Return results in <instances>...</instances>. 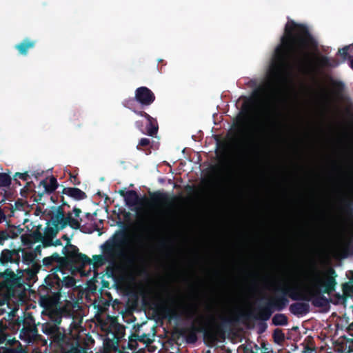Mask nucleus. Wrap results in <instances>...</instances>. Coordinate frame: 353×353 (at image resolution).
<instances>
[{"label":"nucleus","mask_w":353,"mask_h":353,"mask_svg":"<svg viewBox=\"0 0 353 353\" xmlns=\"http://www.w3.org/2000/svg\"><path fill=\"white\" fill-rule=\"evenodd\" d=\"M307 350L308 351H310V352H309V353H314V352H316V350H315V349H314V348H310V347H307Z\"/></svg>","instance_id":"0e129e2a"},{"label":"nucleus","mask_w":353,"mask_h":353,"mask_svg":"<svg viewBox=\"0 0 353 353\" xmlns=\"http://www.w3.org/2000/svg\"><path fill=\"white\" fill-rule=\"evenodd\" d=\"M326 259L327 270L325 279L313 266L306 274L307 285L300 290L296 287L281 288L277 290V294L269 299L264 305L256 309L253 318L257 320L268 321L274 311H282L288 304V296L294 301L311 302L316 307H325L330 301L324 294L331 295V161H326Z\"/></svg>","instance_id":"f03ea898"},{"label":"nucleus","mask_w":353,"mask_h":353,"mask_svg":"<svg viewBox=\"0 0 353 353\" xmlns=\"http://www.w3.org/2000/svg\"><path fill=\"white\" fill-rule=\"evenodd\" d=\"M332 134V261L353 255V105Z\"/></svg>","instance_id":"f257e3e1"},{"label":"nucleus","mask_w":353,"mask_h":353,"mask_svg":"<svg viewBox=\"0 0 353 353\" xmlns=\"http://www.w3.org/2000/svg\"><path fill=\"white\" fill-rule=\"evenodd\" d=\"M86 217L89 218L91 215L89 212L86 213L85 214Z\"/></svg>","instance_id":"774afa93"},{"label":"nucleus","mask_w":353,"mask_h":353,"mask_svg":"<svg viewBox=\"0 0 353 353\" xmlns=\"http://www.w3.org/2000/svg\"><path fill=\"white\" fill-rule=\"evenodd\" d=\"M147 340H148V339L147 338L146 334H143L141 336L139 335V341L145 343H147Z\"/></svg>","instance_id":"13d9d810"},{"label":"nucleus","mask_w":353,"mask_h":353,"mask_svg":"<svg viewBox=\"0 0 353 353\" xmlns=\"http://www.w3.org/2000/svg\"><path fill=\"white\" fill-rule=\"evenodd\" d=\"M160 245L161 247H163V248L166 246V243L164 241H161Z\"/></svg>","instance_id":"338daca9"},{"label":"nucleus","mask_w":353,"mask_h":353,"mask_svg":"<svg viewBox=\"0 0 353 353\" xmlns=\"http://www.w3.org/2000/svg\"><path fill=\"white\" fill-rule=\"evenodd\" d=\"M62 353H83V348L79 345L78 342L70 339V342L61 349Z\"/></svg>","instance_id":"bb28decb"},{"label":"nucleus","mask_w":353,"mask_h":353,"mask_svg":"<svg viewBox=\"0 0 353 353\" xmlns=\"http://www.w3.org/2000/svg\"><path fill=\"white\" fill-rule=\"evenodd\" d=\"M30 267L26 270L27 275L32 279L37 277V273L39 272L41 265L35 260L30 264Z\"/></svg>","instance_id":"c756f323"},{"label":"nucleus","mask_w":353,"mask_h":353,"mask_svg":"<svg viewBox=\"0 0 353 353\" xmlns=\"http://www.w3.org/2000/svg\"><path fill=\"white\" fill-rule=\"evenodd\" d=\"M10 238V235L6 230L0 231V245H3L4 241Z\"/></svg>","instance_id":"c03bdc74"},{"label":"nucleus","mask_w":353,"mask_h":353,"mask_svg":"<svg viewBox=\"0 0 353 353\" xmlns=\"http://www.w3.org/2000/svg\"><path fill=\"white\" fill-rule=\"evenodd\" d=\"M72 264L79 269H83L88 265L92 264V260L86 254L79 252V248L74 245H70Z\"/></svg>","instance_id":"dca6fc26"},{"label":"nucleus","mask_w":353,"mask_h":353,"mask_svg":"<svg viewBox=\"0 0 353 353\" xmlns=\"http://www.w3.org/2000/svg\"><path fill=\"white\" fill-rule=\"evenodd\" d=\"M81 213V210L76 207L73 208L72 212H69L66 214L65 213L63 224L61 225V227L63 228L64 229L68 225H69L73 230L79 229L80 221H81L82 219H80V220H79L78 218L80 216Z\"/></svg>","instance_id":"f3484780"},{"label":"nucleus","mask_w":353,"mask_h":353,"mask_svg":"<svg viewBox=\"0 0 353 353\" xmlns=\"http://www.w3.org/2000/svg\"><path fill=\"white\" fill-rule=\"evenodd\" d=\"M50 260L54 263L58 262V261L61 259V256L57 253L54 252L51 256H50Z\"/></svg>","instance_id":"8fccbe9b"},{"label":"nucleus","mask_w":353,"mask_h":353,"mask_svg":"<svg viewBox=\"0 0 353 353\" xmlns=\"http://www.w3.org/2000/svg\"><path fill=\"white\" fill-rule=\"evenodd\" d=\"M22 252V261L23 263L30 265L36 260V254L33 252H27L24 249L19 248L17 250L4 249L0 254V265L7 267L8 263L16 265L15 270L21 272L19 265L21 261L20 252Z\"/></svg>","instance_id":"9d476101"},{"label":"nucleus","mask_w":353,"mask_h":353,"mask_svg":"<svg viewBox=\"0 0 353 353\" xmlns=\"http://www.w3.org/2000/svg\"><path fill=\"white\" fill-rule=\"evenodd\" d=\"M337 276V274L335 272V270H334V268H332V291L335 290V285L336 284V277Z\"/></svg>","instance_id":"864d4df0"},{"label":"nucleus","mask_w":353,"mask_h":353,"mask_svg":"<svg viewBox=\"0 0 353 353\" xmlns=\"http://www.w3.org/2000/svg\"><path fill=\"white\" fill-rule=\"evenodd\" d=\"M70 180L71 183L74 185H79L81 184V181L77 177V174H74L72 173H70Z\"/></svg>","instance_id":"49530a36"},{"label":"nucleus","mask_w":353,"mask_h":353,"mask_svg":"<svg viewBox=\"0 0 353 353\" xmlns=\"http://www.w3.org/2000/svg\"><path fill=\"white\" fill-rule=\"evenodd\" d=\"M31 237L32 238L34 241L36 243L41 242L43 243V242L44 241L43 234H42L40 232L39 228L35 230L34 231H33L31 233Z\"/></svg>","instance_id":"4c0bfd02"},{"label":"nucleus","mask_w":353,"mask_h":353,"mask_svg":"<svg viewBox=\"0 0 353 353\" xmlns=\"http://www.w3.org/2000/svg\"><path fill=\"white\" fill-rule=\"evenodd\" d=\"M150 203L157 206L165 207L162 211L164 216L170 215V210L174 206V203L176 200V196L161 191H155L149 192Z\"/></svg>","instance_id":"9b49d317"},{"label":"nucleus","mask_w":353,"mask_h":353,"mask_svg":"<svg viewBox=\"0 0 353 353\" xmlns=\"http://www.w3.org/2000/svg\"><path fill=\"white\" fill-rule=\"evenodd\" d=\"M352 351L353 339H348L345 334H341L337 340L332 342V353H352Z\"/></svg>","instance_id":"2eb2a0df"},{"label":"nucleus","mask_w":353,"mask_h":353,"mask_svg":"<svg viewBox=\"0 0 353 353\" xmlns=\"http://www.w3.org/2000/svg\"><path fill=\"white\" fill-rule=\"evenodd\" d=\"M280 112L275 106L269 108L265 114V120L259 128V134L261 137L266 136L270 130L274 128L278 124V117Z\"/></svg>","instance_id":"f8f14e48"},{"label":"nucleus","mask_w":353,"mask_h":353,"mask_svg":"<svg viewBox=\"0 0 353 353\" xmlns=\"http://www.w3.org/2000/svg\"><path fill=\"white\" fill-rule=\"evenodd\" d=\"M272 324L276 326H283L288 323V319L284 314H276L272 318Z\"/></svg>","instance_id":"7c9ffc66"},{"label":"nucleus","mask_w":353,"mask_h":353,"mask_svg":"<svg viewBox=\"0 0 353 353\" xmlns=\"http://www.w3.org/2000/svg\"><path fill=\"white\" fill-rule=\"evenodd\" d=\"M134 112L137 115L144 117L147 120L148 123L145 128V134L151 137L154 136L157 133L159 129L157 119L152 117L150 114L143 110H134Z\"/></svg>","instance_id":"a211bd4d"},{"label":"nucleus","mask_w":353,"mask_h":353,"mask_svg":"<svg viewBox=\"0 0 353 353\" xmlns=\"http://www.w3.org/2000/svg\"><path fill=\"white\" fill-rule=\"evenodd\" d=\"M127 196L125 199V205L129 207H134L141 204L143 201H147L145 197L140 198L135 190H128L126 192Z\"/></svg>","instance_id":"5701e85b"},{"label":"nucleus","mask_w":353,"mask_h":353,"mask_svg":"<svg viewBox=\"0 0 353 353\" xmlns=\"http://www.w3.org/2000/svg\"><path fill=\"white\" fill-rule=\"evenodd\" d=\"M38 297L40 306L49 313L50 318L52 320L51 322H46L41 325L42 332L50 339L53 334L57 332V328L61 323L62 316L63 315H72L74 308L79 307L78 302L77 301H66L65 305L61 306L60 300H58L54 305L46 307L41 305L42 296L38 295Z\"/></svg>","instance_id":"6e6552de"},{"label":"nucleus","mask_w":353,"mask_h":353,"mask_svg":"<svg viewBox=\"0 0 353 353\" xmlns=\"http://www.w3.org/2000/svg\"><path fill=\"white\" fill-rule=\"evenodd\" d=\"M156 97L154 92L145 86H141L136 89L134 99L142 108L150 106L155 101Z\"/></svg>","instance_id":"4468645a"},{"label":"nucleus","mask_w":353,"mask_h":353,"mask_svg":"<svg viewBox=\"0 0 353 353\" xmlns=\"http://www.w3.org/2000/svg\"><path fill=\"white\" fill-rule=\"evenodd\" d=\"M163 310L165 313V315L170 320L178 318V314L174 310L168 307H164Z\"/></svg>","instance_id":"58836bf2"},{"label":"nucleus","mask_w":353,"mask_h":353,"mask_svg":"<svg viewBox=\"0 0 353 353\" xmlns=\"http://www.w3.org/2000/svg\"><path fill=\"white\" fill-rule=\"evenodd\" d=\"M198 312L197 307L194 305H192L190 309L187 311V317L188 319H192L195 314Z\"/></svg>","instance_id":"a18cd8bd"},{"label":"nucleus","mask_w":353,"mask_h":353,"mask_svg":"<svg viewBox=\"0 0 353 353\" xmlns=\"http://www.w3.org/2000/svg\"><path fill=\"white\" fill-rule=\"evenodd\" d=\"M43 265L46 267H49L52 265L53 262L50 260V256H47L43 259L42 260Z\"/></svg>","instance_id":"09e8293b"},{"label":"nucleus","mask_w":353,"mask_h":353,"mask_svg":"<svg viewBox=\"0 0 353 353\" xmlns=\"http://www.w3.org/2000/svg\"><path fill=\"white\" fill-rule=\"evenodd\" d=\"M11 182L12 179L8 174L0 172V188L9 187Z\"/></svg>","instance_id":"473e14b6"},{"label":"nucleus","mask_w":353,"mask_h":353,"mask_svg":"<svg viewBox=\"0 0 353 353\" xmlns=\"http://www.w3.org/2000/svg\"><path fill=\"white\" fill-rule=\"evenodd\" d=\"M61 201L62 204L58 207H52V209L54 210L56 212H59V214H65V211L63 209L64 206H68L70 208V205L68 204V203L65 201L64 196H61Z\"/></svg>","instance_id":"ea45409f"},{"label":"nucleus","mask_w":353,"mask_h":353,"mask_svg":"<svg viewBox=\"0 0 353 353\" xmlns=\"http://www.w3.org/2000/svg\"><path fill=\"white\" fill-rule=\"evenodd\" d=\"M25 202L21 199H17L14 203V210H21L23 208Z\"/></svg>","instance_id":"de8ad7c7"},{"label":"nucleus","mask_w":353,"mask_h":353,"mask_svg":"<svg viewBox=\"0 0 353 353\" xmlns=\"http://www.w3.org/2000/svg\"><path fill=\"white\" fill-rule=\"evenodd\" d=\"M50 243H51L50 246H58L62 245L61 241L60 239H56L55 241L51 239V241H50Z\"/></svg>","instance_id":"6e6d98bb"},{"label":"nucleus","mask_w":353,"mask_h":353,"mask_svg":"<svg viewBox=\"0 0 353 353\" xmlns=\"http://www.w3.org/2000/svg\"><path fill=\"white\" fill-rule=\"evenodd\" d=\"M35 41L26 38L21 43L15 46V48L21 55H26L30 49H32L35 46Z\"/></svg>","instance_id":"a878e982"},{"label":"nucleus","mask_w":353,"mask_h":353,"mask_svg":"<svg viewBox=\"0 0 353 353\" xmlns=\"http://www.w3.org/2000/svg\"><path fill=\"white\" fill-rule=\"evenodd\" d=\"M352 106L353 101L345 83L332 78V119L334 115L338 119Z\"/></svg>","instance_id":"1a4fd4ad"},{"label":"nucleus","mask_w":353,"mask_h":353,"mask_svg":"<svg viewBox=\"0 0 353 353\" xmlns=\"http://www.w3.org/2000/svg\"><path fill=\"white\" fill-rule=\"evenodd\" d=\"M126 192H127V191H125V190H120L119 191V194H120L121 196H123V197L124 198V199H125V196H127V194H126Z\"/></svg>","instance_id":"e2e57ef3"},{"label":"nucleus","mask_w":353,"mask_h":353,"mask_svg":"<svg viewBox=\"0 0 353 353\" xmlns=\"http://www.w3.org/2000/svg\"><path fill=\"white\" fill-rule=\"evenodd\" d=\"M135 101L134 98L127 99L123 102V105L134 112V110H137L134 107Z\"/></svg>","instance_id":"79ce46f5"},{"label":"nucleus","mask_w":353,"mask_h":353,"mask_svg":"<svg viewBox=\"0 0 353 353\" xmlns=\"http://www.w3.org/2000/svg\"><path fill=\"white\" fill-rule=\"evenodd\" d=\"M125 327L121 324H117L114 327L113 336L115 340L117 346L119 345V343L125 336Z\"/></svg>","instance_id":"cd10ccee"},{"label":"nucleus","mask_w":353,"mask_h":353,"mask_svg":"<svg viewBox=\"0 0 353 353\" xmlns=\"http://www.w3.org/2000/svg\"><path fill=\"white\" fill-rule=\"evenodd\" d=\"M339 63H340V61L335 59V58H332V68L337 67Z\"/></svg>","instance_id":"052dcab7"},{"label":"nucleus","mask_w":353,"mask_h":353,"mask_svg":"<svg viewBox=\"0 0 353 353\" xmlns=\"http://www.w3.org/2000/svg\"><path fill=\"white\" fill-rule=\"evenodd\" d=\"M347 323V321L346 320H344V319H340V322H339V323H337L336 324V332H335L334 336H336V335H338V334H339V330L343 331V328H344L345 327H346Z\"/></svg>","instance_id":"a19ab883"},{"label":"nucleus","mask_w":353,"mask_h":353,"mask_svg":"<svg viewBox=\"0 0 353 353\" xmlns=\"http://www.w3.org/2000/svg\"><path fill=\"white\" fill-rule=\"evenodd\" d=\"M349 65H350V68L352 70H353V58H352V59H350V61L349 63Z\"/></svg>","instance_id":"69168bd1"},{"label":"nucleus","mask_w":353,"mask_h":353,"mask_svg":"<svg viewBox=\"0 0 353 353\" xmlns=\"http://www.w3.org/2000/svg\"><path fill=\"white\" fill-rule=\"evenodd\" d=\"M342 290L343 294L346 296H350L352 297L353 296V276L350 280V281L345 283L342 285Z\"/></svg>","instance_id":"72a5a7b5"},{"label":"nucleus","mask_w":353,"mask_h":353,"mask_svg":"<svg viewBox=\"0 0 353 353\" xmlns=\"http://www.w3.org/2000/svg\"><path fill=\"white\" fill-rule=\"evenodd\" d=\"M150 143V140L148 138H141L137 145V149L141 150V147H148Z\"/></svg>","instance_id":"37998d69"},{"label":"nucleus","mask_w":353,"mask_h":353,"mask_svg":"<svg viewBox=\"0 0 353 353\" xmlns=\"http://www.w3.org/2000/svg\"><path fill=\"white\" fill-rule=\"evenodd\" d=\"M139 335L137 334H132L129 336L128 342V347L130 350H136L137 346V341H139Z\"/></svg>","instance_id":"c9c22d12"},{"label":"nucleus","mask_w":353,"mask_h":353,"mask_svg":"<svg viewBox=\"0 0 353 353\" xmlns=\"http://www.w3.org/2000/svg\"><path fill=\"white\" fill-rule=\"evenodd\" d=\"M265 92V88L262 86L259 87L253 92V97L252 98L247 99L246 101L242 105V112L245 114H249L252 110L255 102L256 99H258Z\"/></svg>","instance_id":"6ab92c4d"},{"label":"nucleus","mask_w":353,"mask_h":353,"mask_svg":"<svg viewBox=\"0 0 353 353\" xmlns=\"http://www.w3.org/2000/svg\"><path fill=\"white\" fill-rule=\"evenodd\" d=\"M135 125L137 126V128H139V130L143 133V134H145V129L143 128V123L141 121H137L135 122Z\"/></svg>","instance_id":"603ef678"},{"label":"nucleus","mask_w":353,"mask_h":353,"mask_svg":"<svg viewBox=\"0 0 353 353\" xmlns=\"http://www.w3.org/2000/svg\"><path fill=\"white\" fill-rule=\"evenodd\" d=\"M62 254L57 265L52 268L44 279V284L39 287L37 294L42 296L41 305L51 307L61 299L62 294H69L76 288V280L65 272L72 264L70 251L67 248L62 249Z\"/></svg>","instance_id":"20e7f679"},{"label":"nucleus","mask_w":353,"mask_h":353,"mask_svg":"<svg viewBox=\"0 0 353 353\" xmlns=\"http://www.w3.org/2000/svg\"><path fill=\"white\" fill-rule=\"evenodd\" d=\"M50 339L51 340V343H55L61 350L68 344V342H70L71 338L66 336L64 329H61L59 327L57 332H54Z\"/></svg>","instance_id":"aec40b11"},{"label":"nucleus","mask_w":353,"mask_h":353,"mask_svg":"<svg viewBox=\"0 0 353 353\" xmlns=\"http://www.w3.org/2000/svg\"><path fill=\"white\" fill-rule=\"evenodd\" d=\"M18 179H20L23 181H28L30 179V176L28 172H25L23 173L16 172L13 176V180L16 184L21 185V183L19 181Z\"/></svg>","instance_id":"e433bc0d"},{"label":"nucleus","mask_w":353,"mask_h":353,"mask_svg":"<svg viewBox=\"0 0 353 353\" xmlns=\"http://www.w3.org/2000/svg\"><path fill=\"white\" fill-rule=\"evenodd\" d=\"M6 219V215L4 214L3 210L0 208V223L4 221Z\"/></svg>","instance_id":"bf43d9fd"},{"label":"nucleus","mask_w":353,"mask_h":353,"mask_svg":"<svg viewBox=\"0 0 353 353\" xmlns=\"http://www.w3.org/2000/svg\"><path fill=\"white\" fill-rule=\"evenodd\" d=\"M62 239L67 241V245L64 248H67L69 250V245H72L70 243V238L67 234H64L62 236Z\"/></svg>","instance_id":"4d7b16f0"},{"label":"nucleus","mask_w":353,"mask_h":353,"mask_svg":"<svg viewBox=\"0 0 353 353\" xmlns=\"http://www.w3.org/2000/svg\"><path fill=\"white\" fill-rule=\"evenodd\" d=\"M44 191L42 192V193H39L37 194V195L34 196V201L37 203H41V200H42V197L44 194Z\"/></svg>","instance_id":"5fc2aeb1"},{"label":"nucleus","mask_w":353,"mask_h":353,"mask_svg":"<svg viewBox=\"0 0 353 353\" xmlns=\"http://www.w3.org/2000/svg\"><path fill=\"white\" fill-rule=\"evenodd\" d=\"M211 320H212L211 317L206 319L204 316L199 315L190 327L181 328L179 330V334L183 336L187 343L189 344H193L197 341L199 333H202L205 339L215 342L217 340L218 334L223 331L221 327H227L231 323L232 320L223 317L221 323L219 325H212Z\"/></svg>","instance_id":"423d86ee"},{"label":"nucleus","mask_w":353,"mask_h":353,"mask_svg":"<svg viewBox=\"0 0 353 353\" xmlns=\"http://www.w3.org/2000/svg\"><path fill=\"white\" fill-rule=\"evenodd\" d=\"M291 60L305 73L331 65L330 59L319 53L318 43L307 26L294 21L286 23L281 43L274 50L271 75L275 80L285 81Z\"/></svg>","instance_id":"7ed1b4c3"},{"label":"nucleus","mask_w":353,"mask_h":353,"mask_svg":"<svg viewBox=\"0 0 353 353\" xmlns=\"http://www.w3.org/2000/svg\"><path fill=\"white\" fill-rule=\"evenodd\" d=\"M47 224L48 226L46 227L43 233L44 241L43 242V245L45 248L50 246L51 243H50V241L53 239L57 236L59 230H62L54 225H52V227H50V221H48Z\"/></svg>","instance_id":"4be33fe9"},{"label":"nucleus","mask_w":353,"mask_h":353,"mask_svg":"<svg viewBox=\"0 0 353 353\" xmlns=\"http://www.w3.org/2000/svg\"><path fill=\"white\" fill-rule=\"evenodd\" d=\"M272 336L274 341L278 344L281 343L285 340V334L281 329H275Z\"/></svg>","instance_id":"f704fd0d"},{"label":"nucleus","mask_w":353,"mask_h":353,"mask_svg":"<svg viewBox=\"0 0 353 353\" xmlns=\"http://www.w3.org/2000/svg\"><path fill=\"white\" fill-rule=\"evenodd\" d=\"M14 264L8 263L3 272H0V278L3 279V285L8 289H14L21 286V278L14 273L12 267Z\"/></svg>","instance_id":"ddd939ff"},{"label":"nucleus","mask_w":353,"mask_h":353,"mask_svg":"<svg viewBox=\"0 0 353 353\" xmlns=\"http://www.w3.org/2000/svg\"><path fill=\"white\" fill-rule=\"evenodd\" d=\"M350 331H353V322L350 323V325L347 327L346 330L345 332H350Z\"/></svg>","instance_id":"680f3d73"},{"label":"nucleus","mask_w":353,"mask_h":353,"mask_svg":"<svg viewBox=\"0 0 353 353\" xmlns=\"http://www.w3.org/2000/svg\"><path fill=\"white\" fill-rule=\"evenodd\" d=\"M79 230L83 233H92L94 230V229H88L85 225H80V228ZM95 230H97V228H95Z\"/></svg>","instance_id":"3c124183"},{"label":"nucleus","mask_w":353,"mask_h":353,"mask_svg":"<svg viewBox=\"0 0 353 353\" xmlns=\"http://www.w3.org/2000/svg\"><path fill=\"white\" fill-rule=\"evenodd\" d=\"M62 194L68 195L75 200L80 201L87 198L86 194L77 188H63Z\"/></svg>","instance_id":"b1692460"},{"label":"nucleus","mask_w":353,"mask_h":353,"mask_svg":"<svg viewBox=\"0 0 353 353\" xmlns=\"http://www.w3.org/2000/svg\"><path fill=\"white\" fill-rule=\"evenodd\" d=\"M48 179H43L40 182V185L44 188V192L48 194L54 192L59 186L57 179L54 176H51L48 182Z\"/></svg>","instance_id":"393cba45"},{"label":"nucleus","mask_w":353,"mask_h":353,"mask_svg":"<svg viewBox=\"0 0 353 353\" xmlns=\"http://www.w3.org/2000/svg\"><path fill=\"white\" fill-rule=\"evenodd\" d=\"M11 314L12 318L8 321L7 327L13 334L19 332V339L28 344L36 343L42 346L47 345V340L38 334L34 319L30 314L17 317L14 312L9 314V316Z\"/></svg>","instance_id":"0eeeda50"},{"label":"nucleus","mask_w":353,"mask_h":353,"mask_svg":"<svg viewBox=\"0 0 353 353\" xmlns=\"http://www.w3.org/2000/svg\"><path fill=\"white\" fill-rule=\"evenodd\" d=\"M49 215L51 218L50 222L52 225L63 230V228L61 227V225L63 224L64 214L51 211L49 212Z\"/></svg>","instance_id":"c85d7f7f"},{"label":"nucleus","mask_w":353,"mask_h":353,"mask_svg":"<svg viewBox=\"0 0 353 353\" xmlns=\"http://www.w3.org/2000/svg\"><path fill=\"white\" fill-rule=\"evenodd\" d=\"M306 302H296L290 305V312L297 316H303L309 313L310 305Z\"/></svg>","instance_id":"412c9836"},{"label":"nucleus","mask_w":353,"mask_h":353,"mask_svg":"<svg viewBox=\"0 0 353 353\" xmlns=\"http://www.w3.org/2000/svg\"><path fill=\"white\" fill-rule=\"evenodd\" d=\"M351 46H345L343 48L338 50V55H340L341 61V62H345V61H350V59H352V55L349 54Z\"/></svg>","instance_id":"2f4dec72"},{"label":"nucleus","mask_w":353,"mask_h":353,"mask_svg":"<svg viewBox=\"0 0 353 353\" xmlns=\"http://www.w3.org/2000/svg\"><path fill=\"white\" fill-rule=\"evenodd\" d=\"M129 243V236L125 231H119L101 246L103 254L94 255L92 264L94 268L103 265L106 262H113L117 258H121L132 265L134 263L137 257L134 253L127 254L125 247Z\"/></svg>","instance_id":"39448f33"}]
</instances>
